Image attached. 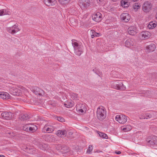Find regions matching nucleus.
I'll use <instances>...</instances> for the list:
<instances>
[{
	"mask_svg": "<svg viewBox=\"0 0 157 157\" xmlns=\"http://www.w3.org/2000/svg\"><path fill=\"white\" fill-rule=\"evenodd\" d=\"M96 117L98 119L102 121L105 118L106 116V111L103 106L98 107L96 111Z\"/></svg>",
	"mask_w": 157,
	"mask_h": 157,
	"instance_id": "nucleus-1",
	"label": "nucleus"
},
{
	"mask_svg": "<svg viewBox=\"0 0 157 157\" xmlns=\"http://www.w3.org/2000/svg\"><path fill=\"white\" fill-rule=\"evenodd\" d=\"M72 44L74 48L75 53L76 54L80 56L83 51V45L81 43H78L75 40L72 41Z\"/></svg>",
	"mask_w": 157,
	"mask_h": 157,
	"instance_id": "nucleus-2",
	"label": "nucleus"
},
{
	"mask_svg": "<svg viewBox=\"0 0 157 157\" xmlns=\"http://www.w3.org/2000/svg\"><path fill=\"white\" fill-rule=\"evenodd\" d=\"M23 90L22 87H18L17 88L13 87L10 88V93L14 96L21 95Z\"/></svg>",
	"mask_w": 157,
	"mask_h": 157,
	"instance_id": "nucleus-3",
	"label": "nucleus"
},
{
	"mask_svg": "<svg viewBox=\"0 0 157 157\" xmlns=\"http://www.w3.org/2000/svg\"><path fill=\"white\" fill-rule=\"evenodd\" d=\"M20 30L18 27V25L17 24H15L12 26L8 27L6 28L7 31L9 33L13 34L17 32H19Z\"/></svg>",
	"mask_w": 157,
	"mask_h": 157,
	"instance_id": "nucleus-4",
	"label": "nucleus"
},
{
	"mask_svg": "<svg viewBox=\"0 0 157 157\" xmlns=\"http://www.w3.org/2000/svg\"><path fill=\"white\" fill-rule=\"evenodd\" d=\"M152 5L149 2H145L142 6V10L145 13H148L151 10Z\"/></svg>",
	"mask_w": 157,
	"mask_h": 157,
	"instance_id": "nucleus-5",
	"label": "nucleus"
},
{
	"mask_svg": "<svg viewBox=\"0 0 157 157\" xmlns=\"http://www.w3.org/2000/svg\"><path fill=\"white\" fill-rule=\"evenodd\" d=\"M55 124H47L45 125L42 129V132L51 133L53 132L56 128Z\"/></svg>",
	"mask_w": 157,
	"mask_h": 157,
	"instance_id": "nucleus-6",
	"label": "nucleus"
},
{
	"mask_svg": "<svg viewBox=\"0 0 157 157\" xmlns=\"http://www.w3.org/2000/svg\"><path fill=\"white\" fill-rule=\"evenodd\" d=\"M151 33L148 31H144L141 32L139 34V38L141 40L147 39L151 36Z\"/></svg>",
	"mask_w": 157,
	"mask_h": 157,
	"instance_id": "nucleus-7",
	"label": "nucleus"
},
{
	"mask_svg": "<svg viewBox=\"0 0 157 157\" xmlns=\"http://www.w3.org/2000/svg\"><path fill=\"white\" fill-rule=\"evenodd\" d=\"M128 117L126 116L121 115H117L115 117V120L119 123L123 124H124L127 120Z\"/></svg>",
	"mask_w": 157,
	"mask_h": 157,
	"instance_id": "nucleus-8",
	"label": "nucleus"
},
{
	"mask_svg": "<svg viewBox=\"0 0 157 157\" xmlns=\"http://www.w3.org/2000/svg\"><path fill=\"white\" fill-rule=\"evenodd\" d=\"M76 110L79 113H85L87 110V109L85 104H78L76 106Z\"/></svg>",
	"mask_w": 157,
	"mask_h": 157,
	"instance_id": "nucleus-9",
	"label": "nucleus"
},
{
	"mask_svg": "<svg viewBox=\"0 0 157 157\" xmlns=\"http://www.w3.org/2000/svg\"><path fill=\"white\" fill-rule=\"evenodd\" d=\"M128 32L129 35L134 36L138 33V30L136 26L131 25L128 28Z\"/></svg>",
	"mask_w": 157,
	"mask_h": 157,
	"instance_id": "nucleus-10",
	"label": "nucleus"
},
{
	"mask_svg": "<svg viewBox=\"0 0 157 157\" xmlns=\"http://www.w3.org/2000/svg\"><path fill=\"white\" fill-rule=\"evenodd\" d=\"M121 19L124 22H128L130 20V15L128 13H123L120 16Z\"/></svg>",
	"mask_w": 157,
	"mask_h": 157,
	"instance_id": "nucleus-11",
	"label": "nucleus"
},
{
	"mask_svg": "<svg viewBox=\"0 0 157 157\" xmlns=\"http://www.w3.org/2000/svg\"><path fill=\"white\" fill-rule=\"evenodd\" d=\"M102 15L99 12H97L93 14L92 16L93 20L95 21L99 22L102 19Z\"/></svg>",
	"mask_w": 157,
	"mask_h": 157,
	"instance_id": "nucleus-12",
	"label": "nucleus"
},
{
	"mask_svg": "<svg viewBox=\"0 0 157 157\" xmlns=\"http://www.w3.org/2000/svg\"><path fill=\"white\" fill-rule=\"evenodd\" d=\"M0 115L2 118L6 120H10L12 117V114L10 112H0Z\"/></svg>",
	"mask_w": 157,
	"mask_h": 157,
	"instance_id": "nucleus-13",
	"label": "nucleus"
},
{
	"mask_svg": "<svg viewBox=\"0 0 157 157\" xmlns=\"http://www.w3.org/2000/svg\"><path fill=\"white\" fill-rule=\"evenodd\" d=\"M134 40L132 38H128L124 43L125 46L128 48H131L134 45Z\"/></svg>",
	"mask_w": 157,
	"mask_h": 157,
	"instance_id": "nucleus-14",
	"label": "nucleus"
},
{
	"mask_svg": "<svg viewBox=\"0 0 157 157\" xmlns=\"http://www.w3.org/2000/svg\"><path fill=\"white\" fill-rule=\"evenodd\" d=\"M90 4L89 0H81L79 2V6L82 8H85L88 7Z\"/></svg>",
	"mask_w": 157,
	"mask_h": 157,
	"instance_id": "nucleus-15",
	"label": "nucleus"
},
{
	"mask_svg": "<svg viewBox=\"0 0 157 157\" xmlns=\"http://www.w3.org/2000/svg\"><path fill=\"white\" fill-rule=\"evenodd\" d=\"M0 98L3 100H7L10 98V95L7 92H0Z\"/></svg>",
	"mask_w": 157,
	"mask_h": 157,
	"instance_id": "nucleus-16",
	"label": "nucleus"
},
{
	"mask_svg": "<svg viewBox=\"0 0 157 157\" xmlns=\"http://www.w3.org/2000/svg\"><path fill=\"white\" fill-rule=\"evenodd\" d=\"M156 113L155 112H151L150 113H145L146 117H144V119H148L151 118H155V115L156 114Z\"/></svg>",
	"mask_w": 157,
	"mask_h": 157,
	"instance_id": "nucleus-17",
	"label": "nucleus"
},
{
	"mask_svg": "<svg viewBox=\"0 0 157 157\" xmlns=\"http://www.w3.org/2000/svg\"><path fill=\"white\" fill-rule=\"evenodd\" d=\"M131 0H122L121 2V6L124 8L128 7L130 4Z\"/></svg>",
	"mask_w": 157,
	"mask_h": 157,
	"instance_id": "nucleus-18",
	"label": "nucleus"
},
{
	"mask_svg": "<svg viewBox=\"0 0 157 157\" xmlns=\"http://www.w3.org/2000/svg\"><path fill=\"white\" fill-rule=\"evenodd\" d=\"M56 134L59 137H63L66 136L67 132L65 130H59L57 131Z\"/></svg>",
	"mask_w": 157,
	"mask_h": 157,
	"instance_id": "nucleus-19",
	"label": "nucleus"
},
{
	"mask_svg": "<svg viewBox=\"0 0 157 157\" xmlns=\"http://www.w3.org/2000/svg\"><path fill=\"white\" fill-rule=\"evenodd\" d=\"M11 12L7 9L0 10V16H2L5 15H10Z\"/></svg>",
	"mask_w": 157,
	"mask_h": 157,
	"instance_id": "nucleus-20",
	"label": "nucleus"
},
{
	"mask_svg": "<svg viewBox=\"0 0 157 157\" xmlns=\"http://www.w3.org/2000/svg\"><path fill=\"white\" fill-rule=\"evenodd\" d=\"M155 45L154 44H151L147 47L146 49L147 52H151L155 50Z\"/></svg>",
	"mask_w": 157,
	"mask_h": 157,
	"instance_id": "nucleus-21",
	"label": "nucleus"
},
{
	"mask_svg": "<svg viewBox=\"0 0 157 157\" xmlns=\"http://www.w3.org/2000/svg\"><path fill=\"white\" fill-rule=\"evenodd\" d=\"M157 24L155 21L150 22L147 25V27L149 29H154L157 26Z\"/></svg>",
	"mask_w": 157,
	"mask_h": 157,
	"instance_id": "nucleus-22",
	"label": "nucleus"
},
{
	"mask_svg": "<svg viewBox=\"0 0 157 157\" xmlns=\"http://www.w3.org/2000/svg\"><path fill=\"white\" fill-rule=\"evenodd\" d=\"M55 140L54 136L51 135H46L45 136V140L47 142H53Z\"/></svg>",
	"mask_w": 157,
	"mask_h": 157,
	"instance_id": "nucleus-23",
	"label": "nucleus"
},
{
	"mask_svg": "<svg viewBox=\"0 0 157 157\" xmlns=\"http://www.w3.org/2000/svg\"><path fill=\"white\" fill-rule=\"evenodd\" d=\"M45 4L48 6H52L56 3L55 0H44Z\"/></svg>",
	"mask_w": 157,
	"mask_h": 157,
	"instance_id": "nucleus-24",
	"label": "nucleus"
},
{
	"mask_svg": "<svg viewBox=\"0 0 157 157\" xmlns=\"http://www.w3.org/2000/svg\"><path fill=\"white\" fill-rule=\"evenodd\" d=\"M58 146L60 147L58 150H62L61 151L63 152V153H66L70 151L69 148L66 146H63L62 147L60 145H58Z\"/></svg>",
	"mask_w": 157,
	"mask_h": 157,
	"instance_id": "nucleus-25",
	"label": "nucleus"
},
{
	"mask_svg": "<svg viewBox=\"0 0 157 157\" xmlns=\"http://www.w3.org/2000/svg\"><path fill=\"white\" fill-rule=\"evenodd\" d=\"M116 84L117 86V88L121 90H123L125 89V86L124 85L123 83L121 82H118Z\"/></svg>",
	"mask_w": 157,
	"mask_h": 157,
	"instance_id": "nucleus-26",
	"label": "nucleus"
},
{
	"mask_svg": "<svg viewBox=\"0 0 157 157\" xmlns=\"http://www.w3.org/2000/svg\"><path fill=\"white\" fill-rule=\"evenodd\" d=\"M90 34L91 37L92 38L95 37H98L101 35L100 33H97L93 30H91L90 31Z\"/></svg>",
	"mask_w": 157,
	"mask_h": 157,
	"instance_id": "nucleus-27",
	"label": "nucleus"
},
{
	"mask_svg": "<svg viewBox=\"0 0 157 157\" xmlns=\"http://www.w3.org/2000/svg\"><path fill=\"white\" fill-rule=\"evenodd\" d=\"M29 131H30L32 132H33L36 131L37 129V127L35 125H30V127H29Z\"/></svg>",
	"mask_w": 157,
	"mask_h": 157,
	"instance_id": "nucleus-28",
	"label": "nucleus"
},
{
	"mask_svg": "<svg viewBox=\"0 0 157 157\" xmlns=\"http://www.w3.org/2000/svg\"><path fill=\"white\" fill-rule=\"evenodd\" d=\"M19 118L21 120H25L28 119V116L26 114H21L20 115Z\"/></svg>",
	"mask_w": 157,
	"mask_h": 157,
	"instance_id": "nucleus-29",
	"label": "nucleus"
},
{
	"mask_svg": "<svg viewBox=\"0 0 157 157\" xmlns=\"http://www.w3.org/2000/svg\"><path fill=\"white\" fill-rule=\"evenodd\" d=\"M152 145H157V137L155 136H153L151 138Z\"/></svg>",
	"mask_w": 157,
	"mask_h": 157,
	"instance_id": "nucleus-30",
	"label": "nucleus"
},
{
	"mask_svg": "<svg viewBox=\"0 0 157 157\" xmlns=\"http://www.w3.org/2000/svg\"><path fill=\"white\" fill-rule=\"evenodd\" d=\"M74 103L73 102H68L64 104L65 106L67 108L71 107L74 106Z\"/></svg>",
	"mask_w": 157,
	"mask_h": 157,
	"instance_id": "nucleus-31",
	"label": "nucleus"
},
{
	"mask_svg": "<svg viewBox=\"0 0 157 157\" xmlns=\"http://www.w3.org/2000/svg\"><path fill=\"white\" fill-rule=\"evenodd\" d=\"M140 7V4L138 3H135L133 5V8L135 11H137Z\"/></svg>",
	"mask_w": 157,
	"mask_h": 157,
	"instance_id": "nucleus-32",
	"label": "nucleus"
},
{
	"mask_svg": "<svg viewBox=\"0 0 157 157\" xmlns=\"http://www.w3.org/2000/svg\"><path fill=\"white\" fill-rule=\"evenodd\" d=\"M98 133L100 136L101 137L105 139H107L108 138L107 135L106 134L101 132H99Z\"/></svg>",
	"mask_w": 157,
	"mask_h": 157,
	"instance_id": "nucleus-33",
	"label": "nucleus"
},
{
	"mask_svg": "<svg viewBox=\"0 0 157 157\" xmlns=\"http://www.w3.org/2000/svg\"><path fill=\"white\" fill-rule=\"evenodd\" d=\"M93 149V147L92 145H90L88 148L87 153L89 154H90Z\"/></svg>",
	"mask_w": 157,
	"mask_h": 157,
	"instance_id": "nucleus-34",
	"label": "nucleus"
},
{
	"mask_svg": "<svg viewBox=\"0 0 157 157\" xmlns=\"http://www.w3.org/2000/svg\"><path fill=\"white\" fill-rule=\"evenodd\" d=\"M71 98L72 99L74 100L78 98L77 94L74 93H72L70 94Z\"/></svg>",
	"mask_w": 157,
	"mask_h": 157,
	"instance_id": "nucleus-35",
	"label": "nucleus"
},
{
	"mask_svg": "<svg viewBox=\"0 0 157 157\" xmlns=\"http://www.w3.org/2000/svg\"><path fill=\"white\" fill-rule=\"evenodd\" d=\"M132 129V127L131 126L127 125L125 128H123V130L125 132H127L130 130Z\"/></svg>",
	"mask_w": 157,
	"mask_h": 157,
	"instance_id": "nucleus-36",
	"label": "nucleus"
},
{
	"mask_svg": "<svg viewBox=\"0 0 157 157\" xmlns=\"http://www.w3.org/2000/svg\"><path fill=\"white\" fill-rule=\"evenodd\" d=\"M30 124H26L23 126V129L24 130L29 131V127H30Z\"/></svg>",
	"mask_w": 157,
	"mask_h": 157,
	"instance_id": "nucleus-37",
	"label": "nucleus"
},
{
	"mask_svg": "<svg viewBox=\"0 0 157 157\" xmlns=\"http://www.w3.org/2000/svg\"><path fill=\"white\" fill-rule=\"evenodd\" d=\"M93 71L100 76L102 74V72L99 71V69H93Z\"/></svg>",
	"mask_w": 157,
	"mask_h": 157,
	"instance_id": "nucleus-38",
	"label": "nucleus"
},
{
	"mask_svg": "<svg viewBox=\"0 0 157 157\" xmlns=\"http://www.w3.org/2000/svg\"><path fill=\"white\" fill-rule=\"evenodd\" d=\"M59 1L62 4H65L68 3L69 0H59Z\"/></svg>",
	"mask_w": 157,
	"mask_h": 157,
	"instance_id": "nucleus-39",
	"label": "nucleus"
},
{
	"mask_svg": "<svg viewBox=\"0 0 157 157\" xmlns=\"http://www.w3.org/2000/svg\"><path fill=\"white\" fill-rule=\"evenodd\" d=\"M57 119L58 121L61 122H63L65 121L63 117H57Z\"/></svg>",
	"mask_w": 157,
	"mask_h": 157,
	"instance_id": "nucleus-40",
	"label": "nucleus"
},
{
	"mask_svg": "<svg viewBox=\"0 0 157 157\" xmlns=\"http://www.w3.org/2000/svg\"><path fill=\"white\" fill-rule=\"evenodd\" d=\"M151 138L152 137H148L147 138L146 141L148 143H150L151 144Z\"/></svg>",
	"mask_w": 157,
	"mask_h": 157,
	"instance_id": "nucleus-41",
	"label": "nucleus"
},
{
	"mask_svg": "<svg viewBox=\"0 0 157 157\" xmlns=\"http://www.w3.org/2000/svg\"><path fill=\"white\" fill-rule=\"evenodd\" d=\"M41 145L42 148L46 150V148H47L48 145L46 144H44Z\"/></svg>",
	"mask_w": 157,
	"mask_h": 157,
	"instance_id": "nucleus-42",
	"label": "nucleus"
},
{
	"mask_svg": "<svg viewBox=\"0 0 157 157\" xmlns=\"http://www.w3.org/2000/svg\"><path fill=\"white\" fill-rule=\"evenodd\" d=\"M68 134L70 135H72L73 132H69Z\"/></svg>",
	"mask_w": 157,
	"mask_h": 157,
	"instance_id": "nucleus-43",
	"label": "nucleus"
},
{
	"mask_svg": "<svg viewBox=\"0 0 157 157\" xmlns=\"http://www.w3.org/2000/svg\"><path fill=\"white\" fill-rule=\"evenodd\" d=\"M115 153L117 154H120L121 153V152L119 151H118L117 152H116Z\"/></svg>",
	"mask_w": 157,
	"mask_h": 157,
	"instance_id": "nucleus-44",
	"label": "nucleus"
},
{
	"mask_svg": "<svg viewBox=\"0 0 157 157\" xmlns=\"http://www.w3.org/2000/svg\"><path fill=\"white\" fill-rule=\"evenodd\" d=\"M0 157H5V156L3 155H0Z\"/></svg>",
	"mask_w": 157,
	"mask_h": 157,
	"instance_id": "nucleus-45",
	"label": "nucleus"
},
{
	"mask_svg": "<svg viewBox=\"0 0 157 157\" xmlns=\"http://www.w3.org/2000/svg\"><path fill=\"white\" fill-rule=\"evenodd\" d=\"M155 18L157 19V13H156V14L155 15Z\"/></svg>",
	"mask_w": 157,
	"mask_h": 157,
	"instance_id": "nucleus-46",
	"label": "nucleus"
}]
</instances>
